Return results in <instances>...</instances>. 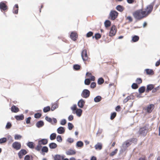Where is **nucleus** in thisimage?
<instances>
[{
    "label": "nucleus",
    "instance_id": "603ef678",
    "mask_svg": "<svg viewBox=\"0 0 160 160\" xmlns=\"http://www.w3.org/2000/svg\"><path fill=\"white\" fill-rule=\"evenodd\" d=\"M42 146H41V144H39V143L38 142V144L37 146L35 148V149L38 151H39L42 148Z\"/></svg>",
    "mask_w": 160,
    "mask_h": 160
},
{
    "label": "nucleus",
    "instance_id": "13d9d810",
    "mask_svg": "<svg viewBox=\"0 0 160 160\" xmlns=\"http://www.w3.org/2000/svg\"><path fill=\"white\" fill-rule=\"evenodd\" d=\"M12 126V124L10 122H8L7 123V125L6 126V128L7 129H9L11 128Z\"/></svg>",
    "mask_w": 160,
    "mask_h": 160
},
{
    "label": "nucleus",
    "instance_id": "052dcab7",
    "mask_svg": "<svg viewBox=\"0 0 160 160\" xmlns=\"http://www.w3.org/2000/svg\"><path fill=\"white\" fill-rule=\"evenodd\" d=\"M96 83L95 82H92L91 84L90 87L91 88H93L96 87Z\"/></svg>",
    "mask_w": 160,
    "mask_h": 160
},
{
    "label": "nucleus",
    "instance_id": "a18cd8bd",
    "mask_svg": "<svg viewBox=\"0 0 160 160\" xmlns=\"http://www.w3.org/2000/svg\"><path fill=\"white\" fill-rule=\"evenodd\" d=\"M91 81L89 79H86L84 81L85 84L86 85H89Z\"/></svg>",
    "mask_w": 160,
    "mask_h": 160
},
{
    "label": "nucleus",
    "instance_id": "49530a36",
    "mask_svg": "<svg viewBox=\"0 0 160 160\" xmlns=\"http://www.w3.org/2000/svg\"><path fill=\"white\" fill-rule=\"evenodd\" d=\"M131 99V96H128L126 97L124 100H123V103H125L128 102V101L129 100H130Z\"/></svg>",
    "mask_w": 160,
    "mask_h": 160
},
{
    "label": "nucleus",
    "instance_id": "bf43d9fd",
    "mask_svg": "<svg viewBox=\"0 0 160 160\" xmlns=\"http://www.w3.org/2000/svg\"><path fill=\"white\" fill-rule=\"evenodd\" d=\"M66 123V121L65 119H62L60 122V124L62 125H65Z\"/></svg>",
    "mask_w": 160,
    "mask_h": 160
},
{
    "label": "nucleus",
    "instance_id": "4c0bfd02",
    "mask_svg": "<svg viewBox=\"0 0 160 160\" xmlns=\"http://www.w3.org/2000/svg\"><path fill=\"white\" fill-rule=\"evenodd\" d=\"M50 110V108L49 106H47L44 107L43 109V111L44 112H47Z\"/></svg>",
    "mask_w": 160,
    "mask_h": 160
},
{
    "label": "nucleus",
    "instance_id": "c9c22d12",
    "mask_svg": "<svg viewBox=\"0 0 160 160\" xmlns=\"http://www.w3.org/2000/svg\"><path fill=\"white\" fill-rule=\"evenodd\" d=\"M48 151V148L46 146H44L42 148V152H47Z\"/></svg>",
    "mask_w": 160,
    "mask_h": 160
},
{
    "label": "nucleus",
    "instance_id": "9d476101",
    "mask_svg": "<svg viewBox=\"0 0 160 160\" xmlns=\"http://www.w3.org/2000/svg\"><path fill=\"white\" fill-rule=\"evenodd\" d=\"M45 119L47 121L51 123L52 124L56 123L57 122V120L55 118H53L52 119L51 118L48 117V116H46L45 118Z\"/></svg>",
    "mask_w": 160,
    "mask_h": 160
},
{
    "label": "nucleus",
    "instance_id": "338daca9",
    "mask_svg": "<svg viewBox=\"0 0 160 160\" xmlns=\"http://www.w3.org/2000/svg\"><path fill=\"white\" fill-rule=\"evenodd\" d=\"M30 157L29 155H26L24 158V160H30Z\"/></svg>",
    "mask_w": 160,
    "mask_h": 160
},
{
    "label": "nucleus",
    "instance_id": "a19ab883",
    "mask_svg": "<svg viewBox=\"0 0 160 160\" xmlns=\"http://www.w3.org/2000/svg\"><path fill=\"white\" fill-rule=\"evenodd\" d=\"M22 138V136L18 134H15L14 135V139L15 140H20Z\"/></svg>",
    "mask_w": 160,
    "mask_h": 160
},
{
    "label": "nucleus",
    "instance_id": "a878e982",
    "mask_svg": "<svg viewBox=\"0 0 160 160\" xmlns=\"http://www.w3.org/2000/svg\"><path fill=\"white\" fill-rule=\"evenodd\" d=\"M116 9L118 11L122 12L123 11L124 8L122 6L118 5L116 7Z\"/></svg>",
    "mask_w": 160,
    "mask_h": 160
},
{
    "label": "nucleus",
    "instance_id": "c756f323",
    "mask_svg": "<svg viewBox=\"0 0 160 160\" xmlns=\"http://www.w3.org/2000/svg\"><path fill=\"white\" fill-rule=\"evenodd\" d=\"M145 90V87L144 86H142L140 87L138 91L140 93H143Z\"/></svg>",
    "mask_w": 160,
    "mask_h": 160
},
{
    "label": "nucleus",
    "instance_id": "3c124183",
    "mask_svg": "<svg viewBox=\"0 0 160 160\" xmlns=\"http://www.w3.org/2000/svg\"><path fill=\"white\" fill-rule=\"evenodd\" d=\"M136 82L138 84H139L142 83V80L141 78H138L136 79Z\"/></svg>",
    "mask_w": 160,
    "mask_h": 160
},
{
    "label": "nucleus",
    "instance_id": "680f3d73",
    "mask_svg": "<svg viewBox=\"0 0 160 160\" xmlns=\"http://www.w3.org/2000/svg\"><path fill=\"white\" fill-rule=\"evenodd\" d=\"M137 141H138V140H137V139H136V138H131V139H130L129 140V142H134L135 143H136L137 142Z\"/></svg>",
    "mask_w": 160,
    "mask_h": 160
},
{
    "label": "nucleus",
    "instance_id": "9b49d317",
    "mask_svg": "<svg viewBox=\"0 0 160 160\" xmlns=\"http://www.w3.org/2000/svg\"><path fill=\"white\" fill-rule=\"evenodd\" d=\"M70 37L72 40L73 41H76L78 37V35L76 32H72L70 35Z\"/></svg>",
    "mask_w": 160,
    "mask_h": 160
},
{
    "label": "nucleus",
    "instance_id": "774afa93",
    "mask_svg": "<svg viewBox=\"0 0 160 160\" xmlns=\"http://www.w3.org/2000/svg\"><path fill=\"white\" fill-rule=\"evenodd\" d=\"M160 65V59L156 62L155 66L156 67H158Z\"/></svg>",
    "mask_w": 160,
    "mask_h": 160
},
{
    "label": "nucleus",
    "instance_id": "cd10ccee",
    "mask_svg": "<svg viewBox=\"0 0 160 160\" xmlns=\"http://www.w3.org/2000/svg\"><path fill=\"white\" fill-rule=\"evenodd\" d=\"M95 147L96 149L100 150L102 148V145L100 143H98L95 145Z\"/></svg>",
    "mask_w": 160,
    "mask_h": 160
},
{
    "label": "nucleus",
    "instance_id": "f704fd0d",
    "mask_svg": "<svg viewBox=\"0 0 160 160\" xmlns=\"http://www.w3.org/2000/svg\"><path fill=\"white\" fill-rule=\"evenodd\" d=\"M58 105L56 103L53 104L51 107V110L52 111H54L55 109L58 108Z\"/></svg>",
    "mask_w": 160,
    "mask_h": 160
},
{
    "label": "nucleus",
    "instance_id": "37998d69",
    "mask_svg": "<svg viewBox=\"0 0 160 160\" xmlns=\"http://www.w3.org/2000/svg\"><path fill=\"white\" fill-rule=\"evenodd\" d=\"M118 149H115L114 151L112 152L110 154V156H113L115 155L117 152Z\"/></svg>",
    "mask_w": 160,
    "mask_h": 160
},
{
    "label": "nucleus",
    "instance_id": "09e8293b",
    "mask_svg": "<svg viewBox=\"0 0 160 160\" xmlns=\"http://www.w3.org/2000/svg\"><path fill=\"white\" fill-rule=\"evenodd\" d=\"M68 128L69 130H72L74 127V126L73 124L70 122H69L68 123Z\"/></svg>",
    "mask_w": 160,
    "mask_h": 160
},
{
    "label": "nucleus",
    "instance_id": "69168bd1",
    "mask_svg": "<svg viewBox=\"0 0 160 160\" xmlns=\"http://www.w3.org/2000/svg\"><path fill=\"white\" fill-rule=\"evenodd\" d=\"M131 142H129V140H127V141L125 142V145L127 147H128V146H129L130 144H131V143H130Z\"/></svg>",
    "mask_w": 160,
    "mask_h": 160
},
{
    "label": "nucleus",
    "instance_id": "f257e3e1",
    "mask_svg": "<svg viewBox=\"0 0 160 160\" xmlns=\"http://www.w3.org/2000/svg\"><path fill=\"white\" fill-rule=\"evenodd\" d=\"M155 2H153L149 5H147L144 9H142L143 13L146 17L148 16L152 12Z\"/></svg>",
    "mask_w": 160,
    "mask_h": 160
},
{
    "label": "nucleus",
    "instance_id": "7ed1b4c3",
    "mask_svg": "<svg viewBox=\"0 0 160 160\" xmlns=\"http://www.w3.org/2000/svg\"><path fill=\"white\" fill-rule=\"evenodd\" d=\"M81 56L85 63H86L87 62H88L90 61V58L88 57V55L86 50L84 49L82 51Z\"/></svg>",
    "mask_w": 160,
    "mask_h": 160
},
{
    "label": "nucleus",
    "instance_id": "f3484780",
    "mask_svg": "<svg viewBox=\"0 0 160 160\" xmlns=\"http://www.w3.org/2000/svg\"><path fill=\"white\" fill-rule=\"evenodd\" d=\"M57 131L59 134H62L64 133L65 130L63 127H60L58 128Z\"/></svg>",
    "mask_w": 160,
    "mask_h": 160
},
{
    "label": "nucleus",
    "instance_id": "0e129e2a",
    "mask_svg": "<svg viewBox=\"0 0 160 160\" xmlns=\"http://www.w3.org/2000/svg\"><path fill=\"white\" fill-rule=\"evenodd\" d=\"M115 110L117 112H119L121 110L120 106L119 105L117 106L115 108Z\"/></svg>",
    "mask_w": 160,
    "mask_h": 160
},
{
    "label": "nucleus",
    "instance_id": "4468645a",
    "mask_svg": "<svg viewBox=\"0 0 160 160\" xmlns=\"http://www.w3.org/2000/svg\"><path fill=\"white\" fill-rule=\"evenodd\" d=\"M39 144L41 145H46L48 143V140L46 139H42L38 141Z\"/></svg>",
    "mask_w": 160,
    "mask_h": 160
},
{
    "label": "nucleus",
    "instance_id": "aec40b11",
    "mask_svg": "<svg viewBox=\"0 0 160 160\" xmlns=\"http://www.w3.org/2000/svg\"><path fill=\"white\" fill-rule=\"evenodd\" d=\"M15 119L18 121L22 120L24 119V115L22 114L20 115H17L15 116Z\"/></svg>",
    "mask_w": 160,
    "mask_h": 160
},
{
    "label": "nucleus",
    "instance_id": "de8ad7c7",
    "mask_svg": "<svg viewBox=\"0 0 160 160\" xmlns=\"http://www.w3.org/2000/svg\"><path fill=\"white\" fill-rule=\"evenodd\" d=\"M7 138H3L0 139V144L5 142L7 141Z\"/></svg>",
    "mask_w": 160,
    "mask_h": 160
},
{
    "label": "nucleus",
    "instance_id": "ddd939ff",
    "mask_svg": "<svg viewBox=\"0 0 160 160\" xmlns=\"http://www.w3.org/2000/svg\"><path fill=\"white\" fill-rule=\"evenodd\" d=\"M0 9L3 11H5L8 9V7L6 4L3 2H0Z\"/></svg>",
    "mask_w": 160,
    "mask_h": 160
},
{
    "label": "nucleus",
    "instance_id": "1a4fd4ad",
    "mask_svg": "<svg viewBox=\"0 0 160 160\" xmlns=\"http://www.w3.org/2000/svg\"><path fill=\"white\" fill-rule=\"evenodd\" d=\"M117 32V29L114 25H112L111 27L110 32L109 36L111 37L114 36Z\"/></svg>",
    "mask_w": 160,
    "mask_h": 160
},
{
    "label": "nucleus",
    "instance_id": "2eb2a0df",
    "mask_svg": "<svg viewBox=\"0 0 160 160\" xmlns=\"http://www.w3.org/2000/svg\"><path fill=\"white\" fill-rule=\"evenodd\" d=\"M11 111L12 112L16 113L19 111V109L15 106L13 105L11 108Z\"/></svg>",
    "mask_w": 160,
    "mask_h": 160
},
{
    "label": "nucleus",
    "instance_id": "0eeeda50",
    "mask_svg": "<svg viewBox=\"0 0 160 160\" xmlns=\"http://www.w3.org/2000/svg\"><path fill=\"white\" fill-rule=\"evenodd\" d=\"M154 107L155 106L154 104H150L144 108V110L146 111L147 112L149 113L152 112L154 108Z\"/></svg>",
    "mask_w": 160,
    "mask_h": 160
},
{
    "label": "nucleus",
    "instance_id": "5fc2aeb1",
    "mask_svg": "<svg viewBox=\"0 0 160 160\" xmlns=\"http://www.w3.org/2000/svg\"><path fill=\"white\" fill-rule=\"evenodd\" d=\"M57 140L59 142H62V138L61 136L60 135H58L57 137Z\"/></svg>",
    "mask_w": 160,
    "mask_h": 160
},
{
    "label": "nucleus",
    "instance_id": "7c9ffc66",
    "mask_svg": "<svg viewBox=\"0 0 160 160\" xmlns=\"http://www.w3.org/2000/svg\"><path fill=\"white\" fill-rule=\"evenodd\" d=\"M139 38L138 36L135 35L132 37V41L133 42H136L139 40Z\"/></svg>",
    "mask_w": 160,
    "mask_h": 160
},
{
    "label": "nucleus",
    "instance_id": "bb28decb",
    "mask_svg": "<svg viewBox=\"0 0 160 160\" xmlns=\"http://www.w3.org/2000/svg\"><path fill=\"white\" fill-rule=\"evenodd\" d=\"M63 157L60 155H57L55 156V160H63Z\"/></svg>",
    "mask_w": 160,
    "mask_h": 160
},
{
    "label": "nucleus",
    "instance_id": "ea45409f",
    "mask_svg": "<svg viewBox=\"0 0 160 160\" xmlns=\"http://www.w3.org/2000/svg\"><path fill=\"white\" fill-rule=\"evenodd\" d=\"M81 66L79 65L75 64L73 65V68L76 70H78L80 69Z\"/></svg>",
    "mask_w": 160,
    "mask_h": 160
},
{
    "label": "nucleus",
    "instance_id": "20e7f679",
    "mask_svg": "<svg viewBox=\"0 0 160 160\" xmlns=\"http://www.w3.org/2000/svg\"><path fill=\"white\" fill-rule=\"evenodd\" d=\"M139 134L142 135L143 137H145L147 133V128L146 126H144L140 128L138 131Z\"/></svg>",
    "mask_w": 160,
    "mask_h": 160
},
{
    "label": "nucleus",
    "instance_id": "864d4df0",
    "mask_svg": "<svg viewBox=\"0 0 160 160\" xmlns=\"http://www.w3.org/2000/svg\"><path fill=\"white\" fill-rule=\"evenodd\" d=\"M138 86L137 83H133L132 85V88L133 89H136L138 88Z\"/></svg>",
    "mask_w": 160,
    "mask_h": 160
},
{
    "label": "nucleus",
    "instance_id": "412c9836",
    "mask_svg": "<svg viewBox=\"0 0 160 160\" xmlns=\"http://www.w3.org/2000/svg\"><path fill=\"white\" fill-rule=\"evenodd\" d=\"M85 104V102L82 99L80 100L78 103V105L79 107L82 108Z\"/></svg>",
    "mask_w": 160,
    "mask_h": 160
},
{
    "label": "nucleus",
    "instance_id": "c85d7f7f",
    "mask_svg": "<svg viewBox=\"0 0 160 160\" xmlns=\"http://www.w3.org/2000/svg\"><path fill=\"white\" fill-rule=\"evenodd\" d=\"M111 24V22L108 20H106L104 22L105 26L106 28L109 27Z\"/></svg>",
    "mask_w": 160,
    "mask_h": 160
},
{
    "label": "nucleus",
    "instance_id": "e2e57ef3",
    "mask_svg": "<svg viewBox=\"0 0 160 160\" xmlns=\"http://www.w3.org/2000/svg\"><path fill=\"white\" fill-rule=\"evenodd\" d=\"M127 19L130 22H131L132 21V18L131 16H128L127 17Z\"/></svg>",
    "mask_w": 160,
    "mask_h": 160
},
{
    "label": "nucleus",
    "instance_id": "c03bdc74",
    "mask_svg": "<svg viewBox=\"0 0 160 160\" xmlns=\"http://www.w3.org/2000/svg\"><path fill=\"white\" fill-rule=\"evenodd\" d=\"M117 113L116 112H113L111 113L110 119L111 120H113L116 116Z\"/></svg>",
    "mask_w": 160,
    "mask_h": 160
},
{
    "label": "nucleus",
    "instance_id": "5701e85b",
    "mask_svg": "<svg viewBox=\"0 0 160 160\" xmlns=\"http://www.w3.org/2000/svg\"><path fill=\"white\" fill-rule=\"evenodd\" d=\"M49 146L51 149H54L57 147V145L55 143L52 142L49 144Z\"/></svg>",
    "mask_w": 160,
    "mask_h": 160
},
{
    "label": "nucleus",
    "instance_id": "2f4dec72",
    "mask_svg": "<svg viewBox=\"0 0 160 160\" xmlns=\"http://www.w3.org/2000/svg\"><path fill=\"white\" fill-rule=\"evenodd\" d=\"M101 36L100 34L99 33H96L95 34L94 36H92V38L93 39L94 38L96 40H98L101 38Z\"/></svg>",
    "mask_w": 160,
    "mask_h": 160
},
{
    "label": "nucleus",
    "instance_id": "f8f14e48",
    "mask_svg": "<svg viewBox=\"0 0 160 160\" xmlns=\"http://www.w3.org/2000/svg\"><path fill=\"white\" fill-rule=\"evenodd\" d=\"M27 153V151L25 149H21L18 153V155L19 158H22L23 156Z\"/></svg>",
    "mask_w": 160,
    "mask_h": 160
},
{
    "label": "nucleus",
    "instance_id": "a211bd4d",
    "mask_svg": "<svg viewBox=\"0 0 160 160\" xmlns=\"http://www.w3.org/2000/svg\"><path fill=\"white\" fill-rule=\"evenodd\" d=\"M154 88V85L153 84H150L147 86L146 90V92H148Z\"/></svg>",
    "mask_w": 160,
    "mask_h": 160
},
{
    "label": "nucleus",
    "instance_id": "4d7b16f0",
    "mask_svg": "<svg viewBox=\"0 0 160 160\" xmlns=\"http://www.w3.org/2000/svg\"><path fill=\"white\" fill-rule=\"evenodd\" d=\"M41 115H42L41 114L38 113L35 114L34 117L36 118H40L41 117Z\"/></svg>",
    "mask_w": 160,
    "mask_h": 160
},
{
    "label": "nucleus",
    "instance_id": "72a5a7b5",
    "mask_svg": "<svg viewBox=\"0 0 160 160\" xmlns=\"http://www.w3.org/2000/svg\"><path fill=\"white\" fill-rule=\"evenodd\" d=\"M56 134L55 133H52L50 136V139L51 140H54L56 137Z\"/></svg>",
    "mask_w": 160,
    "mask_h": 160
},
{
    "label": "nucleus",
    "instance_id": "dca6fc26",
    "mask_svg": "<svg viewBox=\"0 0 160 160\" xmlns=\"http://www.w3.org/2000/svg\"><path fill=\"white\" fill-rule=\"evenodd\" d=\"M76 152L75 150L69 149L66 152V153L67 155H74L76 154Z\"/></svg>",
    "mask_w": 160,
    "mask_h": 160
},
{
    "label": "nucleus",
    "instance_id": "6e6552de",
    "mask_svg": "<svg viewBox=\"0 0 160 160\" xmlns=\"http://www.w3.org/2000/svg\"><path fill=\"white\" fill-rule=\"evenodd\" d=\"M90 94V91L88 89H85L82 91L81 96L83 98H87L89 97Z\"/></svg>",
    "mask_w": 160,
    "mask_h": 160
},
{
    "label": "nucleus",
    "instance_id": "6ab92c4d",
    "mask_svg": "<svg viewBox=\"0 0 160 160\" xmlns=\"http://www.w3.org/2000/svg\"><path fill=\"white\" fill-rule=\"evenodd\" d=\"M18 4H16L13 7V12L15 14H18Z\"/></svg>",
    "mask_w": 160,
    "mask_h": 160
},
{
    "label": "nucleus",
    "instance_id": "8fccbe9b",
    "mask_svg": "<svg viewBox=\"0 0 160 160\" xmlns=\"http://www.w3.org/2000/svg\"><path fill=\"white\" fill-rule=\"evenodd\" d=\"M83 143L82 141H78L77 143V146L78 147H82L83 146Z\"/></svg>",
    "mask_w": 160,
    "mask_h": 160
},
{
    "label": "nucleus",
    "instance_id": "39448f33",
    "mask_svg": "<svg viewBox=\"0 0 160 160\" xmlns=\"http://www.w3.org/2000/svg\"><path fill=\"white\" fill-rule=\"evenodd\" d=\"M118 12L116 11H111L109 13L110 18L112 20H114L118 17Z\"/></svg>",
    "mask_w": 160,
    "mask_h": 160
},
{
    "label": "nucleus",
    "instance_id": "393cba45",
    "mask_svg": "<svg viewBox=\"0 0 160 160\" xmlns=\"http://www.w3.org/2000/svg\"><path fill=\"white\" fill-rule=\"evenodd\" d=\"M44 122L42 121H39L36 123V125L38 128L43 126L44 125Z\"/></svg>",
    "mask_w": 160,
    "mask_h": 160
},
{
    "label": "nucleus",
    "instance_id": "6e6d98bb",
    "mask_svg": "<svg viewBox=\"0 0 160 160\" xmlns=\"http://www.w3.org/2000/svg\"><path fill=\"white\" fill-rule=\"evenodd\" d=\"M71 109L73 111V112L74 111H76V110H77V105L75 104L73 105L72 107L71 108ZM74 113H75L74 112H73Z\"/></svg>",
    "mask_w": 160,
    "mask_h": 160
},
{
    "label": "nucleus",
    "instance_id": "b1692460",
    "mask_svg": "<svg viewBox=\"0 0 160 160\" xmlns=\"http://www.w3.org/2000/svg\"><path fill=\"white\" fill-rule=\"evenodd\" d=\"M145 71L148 75H153L154 74V72L152 69H146Z\"/></svg>",
    "mask_w": 160,
    "mask_h": 160
},
{
    "label": "nucleus",
    "instance_id": "423d86ee",
    "mask_svg": "<svg viewBox=\"0 0 160 160\" xmlns=\"http://www.w3.org/2000/svg\"><path fill=\"white\" fill-rule=\"evenodd\" d=\"M12 147L16 150H20L21 147V144L18 142H15L12 145Z\"/></svg>",
    "mask_w": 160,
    "mask_h": 160
},
{
    "label": "nucleus",
    "instance_id": "58836bf2",
    "mask_svg": "<svg viewBox=\"0 0 160 160\" xmlns=\"http://www.w3.org/2000/svg\"><path fill=\"white\" fill-rule=\"evenodd\" d=\"M93 33L91 31L89 32L88 33H87L86 35V37L87 38H89L92 36H93Z\"/></svg>",
    "mask_w": 160,
    "mask_h": 160
},
{
    "label": "nucleus",
    "instance_id": "f03ea898",
    "mask_svg": "<svg viewBox=\"0 0 160 160\" xmlns=\"http://www.w3.org/2000/svg\"><path fill=\"white\" fill-rule=\"evenodd\" d=\"M143 13L142 9L137 10L133 13V15L135 19L138 20H140L146 18Z\"/></svg>",
    "mask_w": 160,
    "mask_h": 160
},
{
    "label": "nucleus",
    "instance_id": "79ce46f5",
    "mask_svg": "<svg viewBox=\"0 0 160 160\" xmlns=\"http://www.w3.org/2000/svg\"><path fill=\"white\" fill-rule=\"evenodd\" d=\"M104 82V79L101 78H99L98 81V84L99 85L102 84Z\"/></svg>",
    "mask_w": 160,
    "mask_h": 160
},
{
    "label": "nucleus",
    "instance_id": "e433bc0d",
    "mask_svg": "<svg viewBox=\"0 0 160 160\" xmlns=\"http://www.w3.org/2000/svg\"><path fill=\"white\" fill-rule=\"evenodd\" d=\"M27 146L31 148H34V143L32 142H29L27 143Z\"/></svg>",
    "mask_w": 160,
    "mask_h": 160
},
{
    "label": "nucleus",
    "instance_id": "473e14b6",
    "mask_svg": "<svg viewBox=\"0 0 160 160\" xmlns=\"http://www.w3.org/2000/svg\"><path fill=\"white\" fill-rule=\"evenodd\" d=\"M101 99V97L99 96L96 97L94 99V101L95 102H100Z\"/></svg>",
    "mask_w": 160,
    "mask_h": 160
},
{
    "label": "nucleus",
    "instance_id": "4be33fe9",
    "mask_svg": "<svg viewBox=\"0 0 160 160\" xmlns=\"http://www.w3.org/2000/svg\"><path fill=\"white\" fill-rule=\"evenodd\" d=\"M75 113L78 117H80L82 113V110L81 109H77L75 111Z\"/></svg>",
    "mask_w": 160,
    "mask_h": 160
}]
</instances>
